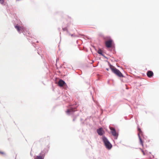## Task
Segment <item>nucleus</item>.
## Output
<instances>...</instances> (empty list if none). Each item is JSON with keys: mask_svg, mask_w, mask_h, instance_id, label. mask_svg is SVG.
I'll return each mask as SVG.
<instances>
[{"mask_svg": "<svg viewBox=\"0 0 159 159\" xmlns=\"http://www.w3.org/2000/svg\"><path fill=\"white\" fill-rule=\"evenodd\" d=\"M111 69L112 72L117 75L118 77H119V70L117 69L115 66L112 67V68H111Z\"/></svg>", "mask_w": 159, "mask_h": 159, "instance_id": "nucleus-8", "label": "nucleus"}, {"mask_svg": "<svg viewBox=\"0 0 159 159\" xmlns=\"http://www.w3.org/2000/svg\"><path fill=\"white\" fill-rule=\"evenodd\" d=\"M93 62H94V61L93 60V61H92V62L91 63V64H93Z\"/></svg>", "mask_w": 159, "mask_h": 159, "instance_id": "nucleus-25", "label": "nucleus"}, {"mask_svg": "<svg viewBox=\"0 0 159 159\" xmlns=\"http://www.w3.org/2000/svg\"><path fill=\"white\" fill-rule=\"evenodd\" d=\"M38 53V54L39 55H41V54H40V52L38 51V52H37Z\"/></svg>", "mask_w": 159, "mask_h": 159, "instance_id": "nucleus-24", "label": "nucleus"}, {"mask_svg": "<svg viewBox=\"0 0 159 159\" xmlns=\"http://www.w3.org/2000/svg\"><path fill=\"white\" fill-rule=\"evenodd\" d=\"M107 62H108V64H109V66H110V69H111V68H112V67H114V66H112L111 65V64H110V63L109 62H108V61H107Z\"/></svg>", "mask_w": 159, "mask_h": 159, "instance_id": "nucleus-16", "label": "nucleus"}, {"mask_svg": "<svg viewBox=\"0 0 159 159\" xmlns=\"http://www.w3.org/2000/svg\"><path fill=\"white\" fill-rule=\"evenodd\" d=\"M97 52L102 56H104V54L103 53V51L100 48L98 49L97 51Z\"/></svg>", "mask_w": 159, "mask_h": 159, "instance_id": "nucleus-14", "label": "nucleus"}, {"mask_svg": "<svg viewBox=\"0 0 159 159\" xmlns=\"http://www.w3.org/2000/svg\"><path fill=\"white\" fill-rule=\"evenodd\" d=\"M102 139L106 148L108 150L111 149L112 146L107 138L105 136H103Z\"/></svg>", "mask_w": 159, "mask_h": 159, "instance_id": "nucleus-3", "label": "nucleus"}, {"mask_svg": "<svg viewBox=\"0 0 159 159\" xmlns=\"http://www.w3.org/2000/svg\"><path fill=\"white\" fill-rule=\"evenodd\" d=\"M58 85L60 87H62L63 86H67L66 83L63 80L61 79L59 80L58 83Z\"/></svg>", "mask_w": 159, "mask_h": 159, "instance_id": "nucleus-9", "label": "nucleus"}, {"mask_svg": "<svg viewBox=\"0 0 159 159\" xmlns=\"http://www.w3.org/2000/svg\"><path fill=\"white\" fill-rule=\"evenodd\" d=\"M16 0L17 1H20V0Z\"/></svg>", "mask_w": 159, "mask_h": 159, "instance_id": "nucleus-31", "label": "nucleus"}, {"mask_svg": "<svg viewBox=\"0 0 159 159\" xmlns=\"http://www.w3.org/2000/svg\"><path fill=\"white\" fill-rule=\"evenodd\" d=\"M112 42L113 40L111 39L106 41L105 42V44L106 47L108 48H111L112 44Z\"/></svg>", "mask_w": 159, "mask_h": 159, "instance_id": "nucleus-7", "label": "nucleus"}, {"mask_svg": "<svg viewBox=\"0 0 159 159\" xmlns=\"http://www.w3.org/2000/svg\"><path fill=\"white\" fill-rule=\"evenodd\" d=\"M68 25H69V24H68L67 25V26H66V27H64L63 25L62 26V30L64 31H66V32L67 33H68V29H67V27L68 26Z\"/></svg>", "mask_w": 159, "mask_h": 159, "instance_id": "nucleus-13", "label": "nucleus"}, {"mask_svg": "<svg viewBox=\"0 0 159 159\" xmlns=\"http://www.w3.org/2000/svg\"><path fill=\"white\" fill-rule=\"evenodd\" d=\"M147 74L148 77L151 78L153 75V73L151 71H148Z\"/></svg>", "mask_w": 159, "mask_h": 159, "instance_id": "nucleus-12", "label": "nucleus"}, {"mask_svg": "<svg viewBox=\"0 0 159 159\" xmlns=\"http://www.w3.org/2000/svg\"><path fill=\"white\" fill-rule=\"evenodd\" d=\"M69 35H70L72 37H77V35H75L74 34H70Z\"/></svg>", "mask_w": 159, "mask_h": 159, "instance_id": "nucleus-17", "label": "nucleus"}, {"mask_svg": "<svg viewBox=\"0 0 159 159\" xmlns=\"http://www.w3.org/2000/svg\"><path fill=\"white\" fill-rule=\"evenodd\" d=\"M141 152H142L143 153V155H145V153H144V151H143V150L142 149H140Z\"/></svg>", "mask_w": 159, "mask_h": 159, "instance_id": "nucleus-20", "label": "nucleus"}, {"mask_svg": "<svg viewBox=\"0 0 159 159\" xmlns=\"http://www.w3.org/2000/svg\"><path fill=\"white\" fill-rule=\"evenodd\" d=\"M82 120H83V119H82V118H80V120L81 121H82Z\"/></svg>", "mask_w": 159, "mask_h": 159, "instance_id": "nucleus-28", "label": "nucleus"}, {"mask_svg": "<svg viewBox=\"0 0 159 159\" xmlns=\"http://www.w3.org/2000/svg\"><path fill=\"white\" fill-rule=\"evenodd\" d=\"M138 136L139 139L140 143L142 145L143 148H144L143 141L142 139V136L143 135V133L141 130V129L138 127Z\"/></svg>", "mask_w": 159, "mask_h": 159, "instance_id": "nucleus-4", "label": "nucleus"}, {"mask_svg": "<svg viewBox=\"0 0 159 159\" xmlns=\"http://www.w3.org/2000/svg\"><path fill=\"white\" fill-rule=\"evenodd\" d=\"M120 78H122V79H121V80H122V81L123 82L127 80V78L125 76L123 75L120 72Z\"/></svg>", "mask_w": 159, "mask_h": 159, "instance_id": "nucleus-11", "label": "nucleus"}, {"mask_svg": "<svg viewBox=\"0 0 159 159\" xmlns=\"http://www.w3.org/2000/svg\"><path fill=\"white\" fill-rule=\"evenodd\" d=\"M76 104H74L73 105H70L69 106L66 112L68 115L72 114L73 113L77 111V108L78 106H76Z\"/></svg>", "mask_w": 159, "mask_h": 159, "instance_id": "nucleus-2", "label": "nucleus"}, {"mask_svg": "<svg viewBox=\"0 0 159 159\" xmlns=\"http://www.w3.org/2000/svg\"><path fill=\"white\" fill-rule=\"evenodd\" d=\"M116 65H117V67H119V66L118 65V64H117Z\"/></svg>", "mask_w": 159, "mask_h": 159, "instance_id": "nucleus-27", "label": "nucleus"}, {"mask_svg": "<svg viewBox=\"0 0 159 159\" xmlns=\"http://www.w3.org/2000/svg\"><path fill=\"white\" fill-rule=\"evenodd\" d=\"M15 28L20 34L23 33L24 35L27 36L29 34V33L27 29L25 27L20 26L18 24L14 25Z\"/></svg>", "mask_w": 159, "mask_h": 159, "instance_id": "nucleus-1", "label": "nucleus"}, {"mask_svg": "<svg viewBox=\"0 0 159 159\" xmlns=\"http://www.w3.org/2000/svg\"><path fill=\"white\" fill-rule=\"evenodd\" d=\"M78 116H79V114H78L76 116H74V118L73 119V121H74L76 120L77 117Z\"/></svg>", "mask_w": 159, "mask_h": 159, "instance_id": "nucleus-15", "label": "nucleus"}, {"mask_svg": "<svg viewBox=\"0 0 159 159\" xmlns=\"http://www.w3.org/2000/svg\"><path fill=\"white\" fill-rule=\"evenodd\" d=\"M100 36H101L102 37H103L104 36L102 34H100Z\"/></svg>", "mask_w": 159, "mask_h": 159, "instance_id": "nucleus-22", "label": "nucleus"}, {"mask_svg": "<svg viewBox=\"0 0 159 159\" xmlns=\"http://www.w3.org/2000/svg\"><path fill=\"white\" fill-rule=\"evenodd\" d=\"M97 132L98 134L100 136L103 135L105 133V131L102 128H98L97 129Z\"/></svg>", "mask_w": 159, "mask_h": 159, "instance_id": "nucleus-10", "label": "nucleus"}, {"mask_svg": "<svg viewBox=\"0 0 159 159\" xmlns=\"http://www.w3.org/2000/svg\"><path fill=\"white\" fill-rule=\"evenodd\" d=\"M48 151H45V150L44 149L43 151H42L34 159H44L45 154Z\"/></svg>", "mask_w": 159, "mask_h": 159, "instance_id": "nucleus-5", "label": "nucleus"}, {"mask_svg": "<svg viewBox=\"0 0 159 159\" xmlns=\"http://www.w3.org/2000/svg\"><path fill=\"white\" fill-rule=\"evenodd\" d=\"M0 2L1 4H3L4 2L3 0H0Z\"/></svg>", "mask_w": 159, "mask_h": 159, "instance_id": "nucleus-18", "label": "nucleus"}, {"mask_svg": "<svg viewBox=\"0 0 159 159\" xmlns=\"http://www.w3.org/2000/svg\"><path fill=\"white\" fill-rule=\"evenodd\" d=\"M110 129L112 135L114 137V139H117L119 134L116 133L115 129L112 127H110Z\"/></svg>", "mask_w": 159, "mask_h": 159, "instance_id": "nucleus-6", "label": "nucleus"}, {"mask_svg": "<svg viewBox=\"0 0 159 159\" xmlns=\"http://www.w3.org/2000/svg\"><path fill=\"white\" fill-rule=\"evenodd\" d=\"M103 57H104L105 58H107H107L106 57V56H105V55H104V56H103Z\"/></svg>", "mask_w": 159, "mask_h": 159, "instance_id": "nucleus-26", "label": "nucleus"}, {"mask_svg": "<svg viewBox=\"0 0 159 159\" xmlns=\"http://www.w3.org/2000/svg\"><path fill=\"white\" fill-rule=\"evenodd\" d=\"M98 63L96 65H93V66L94 67H96L97 66H98Z\"/></svg>", "mask_w": 159, "mask_h": 159, "instance_id": "nucleus-21", "label": "nucleus"}, {"mask_svg": "<svg viewBox=\"0 0 159 159\" xmlns=\"http://www.w3.org/2000/svg\"><path fill=\"white\" fill-rule=\"evenodd\" d=\"M0 154H2L4 155H5V153L4 152H2L0 151Z\"/></svg>", "mask_w": 159, "mask_h": 159, "instance_id": "nucleus-19", "label": "nucleus"}, {"mask_svg": "<svg viewBox=\"0 0 159 159\" xmlns=\"http://www.w3.org/2000/svg\"><path fill=\"white\" fill-rule=\"evenodd\" d=\"M82 123L83 124L84 123V122H82Z\"/></svg>", "mask_w": 159, "mask_h": 159, "instance_id": "nucleus-30", "label": "nucleus"}, {"mask_svg": "<svg viewBox=\"0 0 159 159\" xmlns=\"http://www.w3.org/2000/svg\"><path fill=\"white\" fill-rule=\"evenodd\" d=\"M60 29H61L60 28H58V30H60Z\"/></svg>", "mask_w": 159, "mask_h": 159, "instance_id": "nucleus-29", "label": "nucleus"}, {"mask_svg": "<svg viewBox=\"0 0 159 159\" xmlns=\"http://www.w3.org/2000/svg\"><path fill=\"white\" fill-rule=\"evenodd\" d=\"M106 70H107V71H108L109 70V68H106Z\"/></svg>", "mask_w": 159, "mask_h": 159, "instance_id": "nucleus-23", "label": "nucleus"}]
</instances>
